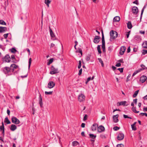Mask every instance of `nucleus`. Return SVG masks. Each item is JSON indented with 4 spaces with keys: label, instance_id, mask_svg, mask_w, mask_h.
<instances>
[{
    "label": "nucleus",
    "instance_id": "26",
    "mask_svg": "<svg viewBox=\"0 0 147 147\" xmlns=\"http://www.w3.org/2000/svg\"><path fill=\"white\" fill-rule=\"evenodd\" d=\"M120 20L119 17L116 16L113 19L114 21L119 22Z\"/></svg>",
    "mask_w": 147,
    "mask_h": 147
},
{
    "label": "nucleus",
    "instance_id": "61",
    "mask_svg": "<svg viewBox=\"0 0 147 147\" xmlns=\"http://www.w3.org/2000/svg\"><path fill=\"white\" fill-rule=\"evenodd\" d=\"M85 124L84 123H82L81 125V127L82 128H84L85 127Z\"/></svg>",
    "mask_w": 147,
    "mask_h": 147
},
{
    "label": "nucleus",
    "instance_id": "7",
    "mask_svg": "<svg viewBox=\"0 0 147 147\" xmlns=\"http://www.w3.org/2000/svg\"><path fill=\"white\" fill-rule=\"evenodd\" d=\"M132 12L134 15L137 14L138 12V8L136 6H134L132 8Z\"/></svg>",
    "mask_w": 147,
    "mask_h": 147
},
{
    "label": "nucleus",
    "instance_id": "22",
    "mask_svg": "<svg viewBox=\"0 0 147 147\" xmlns=\"http://www.w3.org/2000/svg\"><path fill=\"white\" fill-rule=\"evenodd\" d=\"M17 129V126L14 124H12L10 128V130L12 131H14Z\"/></svg>",
    "mask_w": 147,
    "mask_h": 147
},
{
    "label": "nucleus",
    "instance_id": "30",
    "mask_svg": "<svg viewBox=\"0 0 147 147\" xmlns=\"http://www.w3.org/2000/svg\"><path fill=\"white\" fill-rule=\"evenodd\" d=\"M51 2V1L49 0H45V3L47 5L48 7H49V5Z\"/></svg>",
    "mask_w": 147,
    "mask_h": 147
},
{
    "label": "nucleus",
    "instance_id": "50",
    "mask_svg": "<svg viewBox=\"0 0 147 147\" xmlns=\"http://www.w3.org/2000/svg\"><path fill=\"white\" fill-rule=\"evenodd\" d=\"M90 55H88L86 56V60L87 61H89L90 60Z\"/></svg>",
    "mask_w": 147,
    "mask_h": 147
},
{
    "label": "nucleus",
    "instance_id": "27",
    "mask_svg": "<svg viewBox=\"0 0 147 147\" xmlns=\"http://www.w3.org/2000/svg\"><path fill=\"white\" fill-rule=\"evenodd\" d=\"M5 123H6V124H9L11 123V122L9 120L7 117H6L5 118L4 121Z\"/></svg>",
    "mask_w": 147,
    "mask_h": 147
},
{
    "label": "nucleus",
    "instance_id": "59",
    "mask_svg": "<svg viewBox=\"0 0 147 147\" xmlns=\"http://www.w3.org/2000/svg\"><path fill=\"white\" fill-rule=\"evenodd\" d=\"M130 32V31H129V32H127V34H126L127 38H128L129 37Z\"/></svg>",
    "mask_w": 147,
    "mask_h": 147
},
{
    "label": "nucleus",
    "instance_id": "31",
    "mask_svg": "<svg viewBox=\"0 0 147 147\" xmlns=\"http://www.w3.org/2000/svg\"><path fill=\"white\" fill-rule=\"evenodd\" d=\"M138 92H139L138 90L134 92V94L133 96V97L134 98H135V97H136L138 94Z\"/></svg>",
    "mask_w": 147,
    "mask_h": 147
},
{
    "label": "nucleus",
    "instance_id": "46",
    "mask_svg": "<svg viewBox=\"0 0 147 147\" xmlns=\"http://www.w3.org/2000/svg\"><path fill=\"white\" fill-rule=\"evenodd\" d=\"M119 129L120 127L117 126L114 127L113 128V130L115 131H117Z\"/></svg>",
    "mask_w": 147,
    "mask_h": 147
},
{
    "label": "nucleus",
    "instance_id": "11",
    "mask_svg": "<svg viewBox=\"0 0 147 147\" xmlns=\"http://www.w3.org/2000/svg\"><path fill=\"white\" fill-rule=\"evenodd\" d=\"M131 105L132 107L131 108L132 111L134 113H138L139 112V111H137L136 110V107H134V104L133 102L131 103Z\"/></svg>",
    "mask_w": 147,
    "mask_h": 147
},
{
    "label": "nucleus",
    "instance_id": "45",
    "mask_svg": "<svg viewBox=\"0 0 147 147\" xmlns=\"http://www.w3.org/2000/svg\"><path fill=\"white\" fill-rule=\"evenodd\" d=\"M140 71V70H137V71H135L133 73V74L132 75V76H134L135 75H136Z\"/></svg>",
    "mask_w": 147,
    "mask_h": 147
},
{
    "label": "nucleus",
    "instance_id": "25",
    "mask_svg": "<svg viewBox=\"0 0 147 147\" xmlns=\"http://www.w3.org/2000/svg\"><path fill=\"white\" fill-rule=\"evenodd\" d=\"M49 31H50V35L51 36L52 38H54L55 37V35L53 33V32L52 30V29L50 28V27H49Z\"/></svg>",
    "mask_w": 147,
    "mask_h": 147
},
{
    "label": "nucleus",
    "instance_id": "35",
    "mask_svg": "<svg viewBox=\"0 0 147 147\" xmlns=\"http://www.w3.org/2000/svg\"><path fill=\"white\" fill-rule=\"evenodd\" d=\"M53 61V59L52 58L50 59L49 61L47 63V65H49Z\"/></svg>",
    "mask_w": 147,
    "mask_h": 147
},
{
    "label": "nucleus",
    "instance_id": "32",
    "mask_svg": "<svg viewBox=\"0 0 147 147\" xmlns=\"http://www.w3.org/2000/svg\"><path fill=\"white\" fill-rule=\"evenodd\" d=\"M89 135L90 138L93 139H95V138H96V135H94V134H89Z\"/></svg>",
    "mask_w": 147,
    "mask_h": 147
},
{
    "label": "nucleus",
    "instance_id": "8",
    "mask_svg": "<svg viewBox=\"0 0 147 147\" xmlns=\"http://www.w3.org/2000/svg\"><path fill=\"white\" fill-rule=\"evenodd\" d=\"M100 37L98 36H95L93 40V42L95 44H98L100 41Z\"/></svg>",
    "mask_w": 147,
    "mask_h": 147
},
{
    "label": "nucleus",
    "instance_id": "62",
    "mask_svg": "<svg viewBox=\"0 0 147 147\" xmlns=\"http://www.w3.org/2000/svg\"><path fill=\"white\" fill-rule=\"evenodd\" d=\"M130 47H129L128 48H127V52L128 53H129L130 52Z\"/></svg>",
    "mask_w": 147,
    "mask_h": 147
},
{
    "label": "nucleus",
    "instance_id": "21",
    "mask_svg": "<svg viewBox=\"0 0 147 147\" xmlns=\"http://www.w3.org/2000/svg\"><path fill=\"white\" fill-rule=\"evenodd\" d=\"M2 125H1L0 127V129L1 131L2 130V134H3V135H4V124L3 122H2Z\"/></svg>",
    "mask_w": 147,
    "mask_h": 147
},
{
    "label": "nucleus",
    "instance_id": "42",
    "mask_svg": "<svg viewBox=\"0 0 147 147\" xmlns=\"http://www.w3.org/2000/svg\"><path fill=\"white\" fill-rule=\"evenodd\" d=\"M53 91H50V92H47V91H45V94H50L51 95L52 94Z\"/></svg>",
    "mask_w": 147,
    "mask_h": 147
},
{
    "label": "nucleus",
    "instance_id": "63",
    "mask_svg": "<svg viewBox=\"0 0 147 147\" xmlns=\"http://www.w3.org/2000/svg\"><path fill=\"white\" fill-rule=\"evenodd\" d=\"M118 61L122 63H124V62L123 61V59H121L120 60H118Z\"/></svg>",
    "mask_w": 147,
    "mask_h": 147
},
{
    "label": "nucleus",
    "instance_id": "6",
    "mask_svg": "<svg viewBox=\"0 0 147 147\" xmlns=\"http://www.w3.org/2000/svg\"><path fill=\"white\" fill-rule=\"evenodd\" d=\"M11 121L12 123L16 124H18L20 123L19 120L14 117H12L11 118Z\"/></svg>",
    "mask_w": 147,
    "mask_h": 147
},
{
    "label": "nucleus",
    "instance_id": "23",
    "mask_svg": "<svg viewBox=\"0 0 147 147\" xmlns=\"http://www.w3.org/2000/svg\"><path fill=\"white\" fill-rule=\"evenodd\" d=\"M136 123V122H135L133 124L131 125V128L133 130L135 131L137 129L136 127L135 126Z\"/></svg>",
    "mask_w": 147,
    "mask_h": 147
},
{
    "label": "nucleus",
    "instance_id": "16",
    "mask_svg": "<svg viewBox=\"0 0 147 147\" xmlns=\"http://www.w3.org/2000/svg\"><path fill=\"white\" fill-rule=\"evenodd\" d=\"M7 28L5 27L0 26V33L5 32L7 31Z\"/></svg>",
    "mask_w": 147,
    "mask_h": 147
},
{
    "label": "nucleus",
    "instance_id": "49",
    "mask_svg": "<svg viewBox=\"0 0 147 147\" xmlns=\"http://www.w3.org/2000/svg\"><path fill=\"white\" fill-rule=\"evenodd\" d=\"M124 146L123 144H118L117 145V147H124Z\"/></svg>",
    "mask_w": 147,
    "mask_h": 147
},
{
    "label": "nucleus",
    "instance_id": "12",
    "mask_svg": "<svg viewBox=\"0 0 147 147\" xmlns=\"http://www.w3.org/2000/svg\"><path fill=\"white\" fill-rule=\"evenodd\" d=\"M98 131L99 133H101L104 131L105 130L104 127L102 125H100L97 128Z\"/></svg>",
    "mask_w": 147,
    "mask_h": 147
},
{
    "label": "nucleus",
    "instance_id": "53",
    "mask_svg": "<svg viewBox=\"0 0 147 147\" xmlns=\"http://www.w3.org/2000/svg\"><path fill=\"white\" fill-rule=\"evenodd\" d=\"M11 58L12 60L13 61V62H14V61L15 60V57L14 55H12L11 56Z\"/></svg>",
    "mask_w": 147,
    "mask_h": 147
},
{
    "label": "nucleus",
    "instance_id": "57",
    "mask_svg": "<svg viewBox=\"0 0 147 147\" xmlns=\"http://www.w3.org/2000/svg\"><path fill=\"white\" fill-rule=\"evenodd\" d=\"M137 99L136 98L134 99L133 102H134V104L135 103L136 105L137 103Z\"/></svg>",
    "mask_w": 147,
    "mask_h": 147
},
{
    "label": "nucleus",
    "instance_id": "48",
    "mask_svg": "<svg viewBox=\"0 0 147 147\" xmlns=\"http://www.w3.org/2000/svg\"><path fill=\"white\" fill-rule=\"evenodd\" d=\"M140 115H141L142 116L145 115L146 117H147V113H140Z\"/></svg>",
    "mask_w": 147,
    "mask_h": 147
},
{
    "label": "nucleus",
    "instance_id": "34",
    "mask_svg": "<svg viewBox=\"0 0 147 147\" xmlns=\"http://www.w3.org/2000/svg\"><path fill=\"white\" fill-rule=\"evenodd\" d=\"M97 49L98 52L99 54H100L101 53V51L100 46V45H98L97 47Z\"/></svg>",
    "mask_w": 147,
    "mask_h": 147
},
{
    "label": "nucleus",
    "instance_id": "29",
    "mask_svg": "<svg viewBox=\"0 0 147 147\" xmlns=\"http://www.w3.org/2000/svg\"><path fill=\"white\" fill-rule=\"evenodd\" d=\"M140 66H141V67L142 68H141L140 69V71H142V70H144V69H147V67H146L143 64L141 65Z\"/></svg>",
    "mask_w": 147,
    "mask_h": 147
},
{
    "label": "nucleus",
    "instance_id": "2",
    "mask_svg": "<svg viewBox=\"0 0 147 147\" xmlns=\"http://www.w3.org/2000/svg\"><path fill=\"white\" fill-rule=\"evenodd\" d=\"M110 38L109 39L110 41H112L113 39H115L116 38L118 35V34L116 31L111 30L110 32Z\"/></svg>",
    "mask_w": 147,
    "mask_h": 147
},
{
    "label": "nucleus",
    "instance_id": "64",
    "mask_svg": "<svg viewBox=\"0 0 147 147\" xmlns=\"http://www.w3.org/2000/svg\"><path fill=\"white\" fill-rule=\"evenodd\" d=\"M133 3L136 4L137 5H138V1L137 0H136L135 1L133 2Z\"/></svg>",
    "mask_w": 147,
    "mask_h": 147
},
{
    "label": "nucleus",
    "instance_id": "15",
    "mask_svg": "<svg viewBox=\"0 0 147 147\" xmlns=\"http://www.w3.org/2000/svg\"><path fill=\"white\" fill-rule=\"evenodd\" d=\"M147 78L146 76L144 75H143L140 77V81L142 83H143L146 81V80H147Z\"/></svg>",
    "mask_w": 147,
    "mask_h": 147
},
{
    "label": "nucleus",
    "instance_id": "14",
    "mask_svg": "<svg viewBox=\"0 0 147 147\" xmlns=\"http://www.w3.org/2000/svg\"><path fill=\"white\" fill-rule=\"evenodd\" d=\"M126 49V48L125 46L122 47L120 49L119 54L121 55H123L125 52Z\"/></svg>",
    "mask_w": 147,
    "mask_h": 147
},
{
    "label": "nucleus",
    "instance_id": "17",
    "mask_svg": "<svg viewBox=\"0 0 147 147\" xmlns=\"http://www.w3.org/2000/svg\"><path fill=\"white\" fill-rule=\"evenodd\" d=\"M10 58L8 55H6L4 57L5 60L6 62H9L10 61Z\"/></svg>",
    "mask_w": 147,
    "mask_h": 147
},
{
    "label": "nucleus",
    "instance_id": "39",
    "mask_svg": "<svg viewBox=\"0 0 147 147\" xmlns=\"http://www.w3.org/2000/svg\"><path fill=\"white\" fill-rule=\"evenodd\" d=\"M31 61H32V59L31 58H30L29 59V62H28V68H29V69L30 68V66Z\"/></svg>",
    "mask_w": 147,
    "mask_h": 147
},
{
    "label": "nucleus",
    "instance_id": "47",
    "mask_svg": "<svg viewBox=\"0 0 147 147\" xmlns=\"http://www.w3.org/2000/svg\"><path fill=\"white\" fill-rule=\"evenodd\" d=\"M123 116L125 118H129L130 119H132V118L131 117H129L128 115H123Z\"/></svg>",
    "mask_w": 147,
    "mask_h": 147
},
{
    "label": "nucleus",
    "instance_id": "36",
    "mask_svg": "<svg viewBox=\"0 0 147 147\" xmlns=\"http://www.w3.org/2000/svg\"><path fill=\"white\" fill-rule=\"evenodd\" d=\"M146 7V5H145L143 8L141 12V14L140 16V18H141L142 17V14L143 13L144 9Z\"/></svg>",
    "mask_w": 147,
    "mask_h": 147
},
{
    "label": "nucleus",
    "instance_id": "43",
    "mask_svg": "<svg viewBox=\"0 0 147 147\" xmlns=\"http://www.w3.org/2000/svg\"><path fill=\"white\" fill-rule=\"evenodd\" d=\"M11 50V52L13 53H15L17 51L16 49L14 48H12Z\"/></svg>",
    "mask_w": 147,
    "mask_h": 147
},
{
    "label": "nucleus",
    "instance_id": "9",
    "mask_svg": "<svg viewBox=\"0 0 147 147\" xmlns=\"http://www.w3.org/2000/svg\"><path fill=\"white\" fill-rule=\"evenodd\" d=\"M55 85V83L53 81L49 82L48 84V87L49 88H53Z\"/></svg>",
    "mask_w": 147,
    "mask_h": 147
},
{
    "label": "nucleus",
    "instance_id": "58",
    "mask_svg": "<svg viewBox=\"0 0 147 147\" xmlns=\"http://www.w3.org/2000/svg\"><path fill=\"white\" fill-rule=\"evenodd\" d=\"M121 65V64L120 63H117L116 65L115 66L117 67H119Z\"/></svg>",
    "mask_w": 147,
    "mask_h": 147
},
{
    "label": "nucleus",
    "instance_id": "52",
    "mask_svg": "<svg viewBox=\"0 0 147 147\" xmlns=\"http://www.w3.org/2000/svg\"><path fill=\"white\" fill-rule=\"evenodd\" d=\"M88 115H85L84 116V117L83 119V120L84 121H85L87 119Z\"/></svg>",
    "mask_w": 147,
    "mask_h": 147
},
{
    "label": "nucleus",
    "instance_id": "33",
    "mask_svg": "<svg viewBox=\"0 0 147 147\" xmlns=\"http://www.w3.org/2000/svg\"><path fill=\"white\" fill-rule=\"evenodd\" d=\"M79 144V143L77 141H74L72 142V145L74 146H77Z\"/></svg>",
    "mask_w": 147,
    "mask_h": 147
},
{
    "label": "nucleus",
    "instance_id": "18",
    "mask_svg": "<svg viewBox=\"0 0 147 147\" xmlns=\"http://www.w3.org/2000/svg\"><path fill=\"white\" fill-rule=\"evenodd\" d=\"M39 103L40 104V106L41 107H42V105H43V103H42V98L41 96V94H40L39 97Z\"/></svg>",
    "mask_w": 147,
    "mask_h": 147
},
{
    "label": "nucleus",
    "instance_id": "44",
    "mask_svg": "<svg viewBox=\"0 0 147 147\" xmlns=\"http://www.w3.org/2000/svg\"><path fill=\"white\" fill-rule=\"evenodd\" d=\"M142 51V53L143 55H144L146 54H147V50L143 49Z\"/></svg>",
    "mask_w": 147,
    "mask_h": 147
},
{
    "label": "nucleus",
    "instance_id": "19",
    "mask_svg": "<svg viewBox=\"0 0 147 147\" xmlns=\"http://www.w3.org/2000/svg\"><path fill=\"white\" fill-rule=\"evenodd\" d=\"M50 48L51 50L53 51H56L57 49V47L55 46V45L53 43H51L50 46Z\"/></svg>",
    "mask_w": 147,
    "mask_h": 147
},
{
    "label": "nucleus",
    "instance_id": "54",
    "mask_svg": "<svg viewBox=\"0 0 147 147\" xmlns=\"http://www.w3.org/2000/svg\"><path fill=\"white\" fill-rule=\"evenodd\" d=\"M9 33H7L6 34H4L3 35V36L4 37V38L5 39L7 38L8 37V35Z\"/></svg>",
    "mask_w": 147,
    "mask_h": 147
},
{
    "label": "nucleus",
    "instance_id": "55",
    "mask_svg": "<svg viewBox=\"0 0 147 147\" xmlns=\"http://www.w3.org/2000/svg\"><path fill=\"white\" fill-rule=\"evenodd\" d=\"M117 69L119 70L121 73H122L123 71V68H119Z\"/></svg>",
    "mask_w": 147,
    "mask_h": 147
},
{
    "label": "nucleus",
    "instance_id": "13",
    "mask_svg": "<svg viewBox=\"0 0 147 147\" xmlns=\"http://www.w3.org/2000/svg\"><path fill=\"white\" fill-rule=\"evenodd\" d=\"M119 117V115L117 114L116 115H114L113 116V119L114 122L117 123L118 122L119 119L118 117Z\"/></svg>",
    "mask_w": 147,
    "mask_h": 147
},
{
    "label": "nucleus",
    "instance_id": "38",
    "mask_svg": "<svg viewBox=\"0 0 147 147\" xmlns=\"http://www.w3.org/2000/svg\"><path fill=\"white\" fill-rule=\"evenodd\" d=\"M102 45H105V42L104 36H102Z\"/></svg>",
    "mask_w": 147,
    "mask_h": 147
},
{
    "label": "nucleus",
    "instance_id": "60",
    "mask_svg": "<svg viewBox=\"0 0 147 147\" xmlns=\"http://www.w3.org/2000/svg\"><path fill=\"white\" fill-rule=\"evenodd\" d=\"M143 111L144 112H146L147 111V107H144L143 108Z\"/></svg>",
    "mask_w": 147,
    "mask_h": 147
},
{
    "label": "nucleus",
    "instance_id": "51",
    "mask_svg": "<svg viewBox=\"0 0 147 147\" xmlns=\"http://www.w3.org/2000/svg\"><path fill=\"white\" fill-rule=\"evenodd\" d=\"M100 138H102V139H105L106 138V137L105 136V135L102 134H101L100 136Z\"/></svg>",
    "mask_w": 147,
    "mask_h": 147
},
{
    "label": "nucleus",
    "instance_id": "10",
    "mask_svg": "<svg viewBox=\"0 0 147 147\" xmlns=\"http://www.w3.org/2000/svg\"><path fill=\"white\" fill-rule=\"evenodd\" d=\"M126 103H127V102L125 101L118 102L117 103V105L118 106L120 105L127 106L128 105V104L126 105Z\"/></svg>",
    "mask_w": 147,
    "mask_h": 147
},
{
    "label": "nucleus",
    "instance_id": "37",
    "mask_svg": "<svg viewBox=\"0 0 147 147\" xmlns=\"http://www.w3.org/2000/svg\"><path fill=\"white\" fill-rule=\"evenodd\" d=\"M0 24L3 25H6V23L3 20H0Z\"/></svg>",
    "mask_w": 147,
    "mask_h": 147
},
{
    "label": "nucleus",
    "instance_id": "56",
    "mask_svg": "<svg viewBox=\"0 0 147 147\" xmlns=\"http://www.w3.org/2000/svg\"><path fill=\"white\" fill-rule=\"evenodd\" d=\"M82 69H81L79 70V73H78V74L79 76H80L81 75L82 73Z\"/></svg>",
    "mask_w": 147,
    "mask_h": 147
},
{
    "label": "nucleus",
    "instance_id": "40",
    "mask_svg": "<svg viewBox=\"0 0 147 147\" xmlns=\"http://www.w3.org/2000/svg\"><path fill=\"white\" fill-rule=\"evenodd\" d=\"M102 49L103 50V51L104 53H105L106 51L105 50V45H102Z\"/></svg>",
    "mask_w": 147,
    "mask_h": 147
},
{
    "label": "nucleus",
    "instance_id": "20",
    "mask_svg": "<svg viewBox=\"0 0 147 147\" xmlns=\"http://www.w3.org/2000/svg\"><path fill=\"white\" fill-rule=\"evenodd\" d=\"M98 126V124L97 123L94 124L91 127L92 130L94 131H95L96 129V127Z\"/></svg>",
    "mask_w": 147,
    "mask_h": 147
},
{
    "label": "nucleus",
    "instance_id": "4",
    "mask_svg": "<svg viewBox=\"0 0 147 147\" xmlns=\"http://www.w3.org/2000/svg\"><path fill=\"white\" fill-rule=\"evenodd\" d=\"M124 137V135L121 132H119L117 136V139L119 140H123Z\"/></svg>",
    "mask_w": 147,
    "mask_h": 147
},
{
    "label": "nucleus",
    "instance_id": "28",
    "mask_svg": "<svg viewBox=\"0 0 147 147\" xmlns=\"http://www.w3.org/2000/svg\"><path fill=\"white\" fill-rule=\"evenodd\" d=\"M143 48L147 49V41L144 42L142 45Z\"/></svg>",
    "mask_w": 147,
    "mask_h": 147
},
{
    "label": "nucleus",
    "instance_id": "1",
    "mask_svg": "<svg viewBox=\"0 0 147 147\" xmlns=\"http://www.w3.org/2000/svg\"><path fill=\"white\" fill-rule=\"evenodd\" d=\"M18 66L15 64H12L10 67H5L2 69L3 72L5 74L8 76L10 75L14 71L15 69H16Z\"/></svg>",
    "mask_w": 147,
    "mask_h": 147
},
{
    "label": "nucleus",
    "instance_id": "24",
    "mask_svg": "<svg viewBox=\"0 0 147 147\" xmlns=\"http://www.w3.org/2000/svg\"><path fill=\"white\" fill-rule=\"evenodd\" d=\"M127 27L129 29H131L132 27V25L131 22L130 21H129L127 23Z\"/></svg>",
    "mask_w": 147,
    "mask_h": 147
},
{
    "label": "nucleus",
    "instance_id": "5",
    "mask_svg": "<svg viewBox=\"0 0 147 147\" xmlns=\"http://www.w3.org/2000/svg\"><path fill=\"white\" fill-rule=\"evenodd\" d=\"M78 100L80 102L84 101L85 100V96L82 94H81L79 95Z\"/></svg>",
    "mask_w": 147,
    "mask_h": 147
},
{
    "label": "nucleus",
    "instance_id": "41",
    "mask_svg": "<svg viewBox=\"0 0 147 147\" xmlns=\"http://www.w3.org/2000/svg\"><path fill=\"white\" fill-rule=\"evenodd\" d=\"M76 52L80 53L81 54V56L82 55V50L81 49H80V48L79 49H78V50Z\"/></svg>",
    "mask_w": 147,
    "mask_h": 147
},
{
    "label": "nucleus",
    "instance_id": "3",
    "mask_svg": "<svg viewBox=\"0 0 147 147\" xmlns=\"http://www.w3.org/2000/svg\"><path fill=\"white\" fill-rule=\"evenodd\" d=\"M51 71H50V73L51 74L53 75L59 72L58 69L55 68L53 65L51 66Z\"/></svg>",
    "mask_w": 147,
    "mask_h": 147
}]
</instances>
